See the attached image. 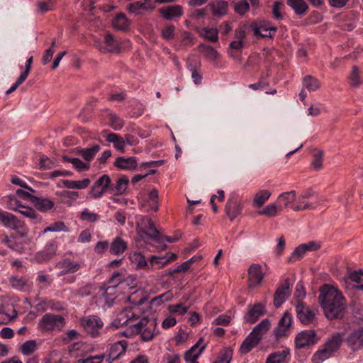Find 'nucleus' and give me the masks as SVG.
<instances>
[{"instance_id": "nucleus-24", "label": "nucleus", "mask_w": 363, "mask_h": 363, "mask_svg": "<svg viewBox=\"0 0 363 363\" xmlns=\"http://www.w3.org/2000/svg\"><path fill=\"white\" fill-rule=\"evenodd\" d=\"M159 13L164 19L171 21L183 16L184 11L180 5H171L160 8Z\"/></svg>"}, {"instance_id": "nucleus-47", "label": "nucleus", "mask_w": 363, "mask_h": 363, "mask_svg": "<svg viewBox=\"0 0 363 363\" xmlns=\"http://www.w3.org/2000/svg\"><path fill=\"white\" fill-rule=\"evenodd\" d=\"M38 349L37 342L35 340H27L23 342L19 348V351L24 356L33 354Z\"/></svg>"}, {"instance_id": "nucleus-57", "label": "nucleus", "mask_w": 363, "mask_h": 363, "mask_svg": "<svg viewBox=\"0 0 363 363\" xmlns=\"http://www.w3.org/2000/svg\"><path fill=\"white\" fill-rule=\"evenodd\" d=\"M85 345L84 343L78 342L72 344L69 347V352L72 357H83L84 354Z\"/></svg>"}, {"instance_id": "nucleus-54", "label": "nucleus", "mask_w": 363, "mask_h": 363, "mask_svg": "<svg viewBox=\"0 0 363 363\" xmlns=\"http://www.w3.org/2000/svg\"><path fill=\"white\" fill-rule=\"evenodd\" d=\"M330 357H332V354L323 347L314 353L312 357V362L313 363H322Z\"/></svg>"}, {"instance_id": "nucleus-53", "label": "nucleus", "mask_w": 363, "mask_h": 363, "mask_svg": "<svg viewBox=\"0 0 363 363\" xmlns=\"http://www.w3.org/2000/svg\"><path fill=\"white\" fill-rule=\"evenodd\" d=\"M56 0L40 1L37 3L38 12L44 13L52 11L55 8Z\"/></svg>"}, {"instance_id": "nucleus-30", "label": "nucleus", "mask_w": 363, "mask_h": 363, "mask_svg": "<svg viewBox=\"0 0 363 363\" xmlns=\"http://www.w3.org/2000/svg\"><path fill=\"white\" fill-rule=\"evenodd\" d=\"M342 340L343 337L341 333H335L327 340L323 347H325L333 355L340 347Z\"/></svg>"}, {"instance_id": "nucleus-62", "label": "nucleus", "mask_w": 363, "mask_h": 363, "mask_svg": "<svg viewBox=\"0 0 363 363\" xmlns=\"http://www.w3.org/2000/svg\"><path fill=\"white\" fill-rule=\"evenodd\" d=\"M306 252V245L303 244L300 245L291 253L289 258V262H292L301 259Z\"/></svg>"}, {"instance_id": "nucleus-20", "label": "nucleus", "mask_w": 363, "mask_h": 363, "mask_svg": "<svg viewBox=\"0 0 363 363\" xmlns=\"http://www.w3.org/2000/svg\"><path fill=\"white\" fill-rule=\"evenodd\" d=\"M290 294V284L289 279H286L277 289L274 296V305L279 308L286 300Z\"/></svg>"}, {"instance_id": "nucleus-60", "label": "nucleus", "mask_w": 363, "mask_h": 363, "mask_svg": "<svg viewBox=\"0 0 363 363\" xmlns=\"http://www.w3.org/2000/svg\"><path fill=\"white\" fill-rule=\"evenodd\" d=\"M48 232H69V228L66 226L64 222L57 221L51 223L43 230V233Z\"/></svg>"}, {"instance_id": "nucleus-42", "label": "nucleus", "mask_w": 363, "mask_h": 363, "mask_svg": "<svg viewBox=\"0 0 363 363\" xmlns=\"http://www.w3.org/2000/svg\"><path fill=\"white\" fill-rule=\"evenodd\" d=\"M287 4L290 6L296 15H303L308 6L304 0H287Z\"/></svg>"}, {"instance_id": "nucleus-40", "label": "nucleus", "mask_w": 363, "mask_h": 363, "mask_svg": "<svg viewBox=\"0 0 363 363\" xmlns=\"http://www.w3.org/2000/svg\"><path fill=\"white\" fill-rule=\"evenodd\" d=\"M283 210V206L277 203H269L262 210L258 211V214L265 216L267 217H275L278 213Z\"/></svg>"}, {"instance_id": "nucleus-50", "label": "nucleus", "mask_w": 363, "mask_h": 363, "mask_svg": "<svg viewBox=\"0 0 363 363\" xmlns=\"http://www.w3.org/2000/svg\"><path fill=\"white\" fill-rule=\"evenodd\" d=\"M126 299L134 306H140L146 301V297L140 290H135L126 296Z\"/></svg>"}, {"instance_id": "nucleus-10", "label": "nucleus", "mask_w": 363, "mask_h": 363, "mask_svg": "<svg viewBox=\"0 0 363 363\" xmlns=\"http://www.w3.org/2000/svg\"><path fill=\"white\" fill-rule=\"evenodd\" d=\"M111 185V178L107 174L101 176L91 186L89 195L91 199H98L103 196Z\"/></svg>"}, {"instance_id": "nucleus-61", "label": "nucleus", "mask_w": 363, "mask_h": 363, "mask_svg": "<svg viewBox=\"0 0 363 363\" xmlns=\"http://www.w3.org/2000/svg\"><path fill=\"white\" fill-rule=\"evenodd\" d=\"M122 286L123 290L125 288L128 289H134L137 285V279L136 277L133 275L126 276L125 273L122 272Z\"/></svg>"}, {"instance_id": "nucleus-17", "label": "nucleus", "mask_w": 363, "mask_h": 363, "mask_svg": "<svg viewBox=\"0 0 363 363\" xmlns=\"http://www.w3.org/2000/svg\"><path fill=\"white\" fill-rule=\"evenodd\" d=\"M82 262L74 260L70 258H65L57 264V268L62 269L58 272L57 276L61 277L67 274H74L78 272L82 267Z\"/></svg>"}, {"instance_id": "nucleus-23", "label": "nucleus", "mask_w": 363, "mask_h": 363, "mask_svg": "<svg viewBox=\"0 0 363 363\" xmlns=\"http://www.w3.org/2000/svg\"><path fill=\"white\" fill-rule=\"evenodd\" d=\"M205 345L203 340L201 338L194 345H193L184 354V359L186 363H199L198 358L204 350Z\"/></svg>"}, {"instance_id": "nucleus-2", "label": "nucleus", "mask_w": 363, "mask_h": 363, "mask_svg": "<svg viewBox=\"0 0 363 363\" xmlns=\"http://www.w3.org/2000/svg\"><path fill=\"white\" fill-rule=\"evenodd\" d=\"M33 197H35V196L25 190L18 189L15 194L7 196L8 208L19 212L25 218H28L31 223H37L41 220L40 216L37 214L33 208L23 203V201H30L33 203Z\"/></svg>"}, {"instance_id": "nucleus-14", "label": "nucleus", "mask_w": 363, "mask_h": 363, "mask_svg": "<svg viewBox=\"0 0 363 363\" xmlns=\"http://www.w3.org/2000/svg\"><path fill=\"white\" fill-rule=\"evenodd\" d=\"M296 311L297 318L304 325L312 323L315 316V311L307 307L302 301L296 303Z\"/></svg>"}, {"instance_id": "nucleus-59", "label": "nucleus", "mask_w": 363, "mask_h": 363, "mask_svg": "<svg viewBox=\"0 0 363 363\" xmlns=\"http://www.w3.org/2000/svg\"><path fill=\"white\" fill-rule=\"evenodd\" d=\"M79 218L82 220L95 223L99 219L100 216L96 213L91 211L89 208H84L80 213Z\"/></svg>"}, {"instance_id": "nucleus-51", "label": "nucleus", "mask_w": 363, "mask_h": 363, "mask_svg": "<svg viewBox=\"0 0 363 363\" xmlns=\"http://www.w3.org/2000/svg\"><path fill=\"white\" fill-rule=\"evenodd\" d=\"M303 86L309 91H314L320 87V84L318 79L311 75H308L303 79Z\"/></svg>"}, {"instance_id": "nucleus-58", "label": "nucleus", "mask_w": 363, "mask_h": 363, "mask_svg": "<svg viewBox=\"0 0 363 363\" xmlns=\"http://www.w3.org/2000/svg\"><path fill=\"white\" fill-rule=\"evenodd\" d=\"M99 150L100 146L99 145H94L91 147L81 150L80 155L86 161H90L94 157Z\"/></svg>"}, {"instance_id": "nucleus-32", "label": "nucleus", "mask_w": 363, "mask_h": 363, "mask_svg": "<svg viewBox=\"0 0 363 363\" xmlns=\"http://www.w3.org/2000/svg\"><path fill=\"white\" fill-rule=\"evenodd\" d=\"M112 26L114 29L121 31H127L130 26V21L123 13L117 14L113 19Z\"/></svg>"}, {"instance_id": "nucleus-1", "label": "nucleus", "mask_w": 363, "mask_h": 363, "mask_svg": "<svg viewBox=\"0 0 363 363\" xmlns=\"http://www.w3.org/2000/svg\"><path fill=\"white\" fill-rule=\"evenodd\" d=\"M343 299L340 292L333 286L325 284L320 289V306L328 319L337 318L342 315Z\"/></svg>"}, {"instance_id": "nucleus-35", "label": "nucleus", "mask_w": 363, "mask_h": 363, "mask_svg": "<svg viewBox=\"0 0 363 363\" xmlns=\"http://www.w3.org/2000/svg\"><path fill=\"white\" fill-rule=\"evenodd\" d=\"M99 292L104 297L105 303L110 307L113 305L115 299L117 297V294H118L120 291L111 287L102 286L100 288Z\"/></svg>"}, {"instance_id": "nucleus-5", "label": "nucleus", "mask_w": 363, "mask_h": 363, "mask_svg": "<svg viewBox=\"0 0 363 363\" xmlns=\"http://www.w3.org/2000/svg\"><path fill=\"white\" fill-rule=\"evenodd\" d=\"M136 231L139 237L145 242L153 240L157 242H162L160 232L155 228L153 221L148 217H143L137 223Z\"/></svg>"}, {"instance_id": "nucleus-63", "label": "nucleus", "mask_w": 363, "mask_h": 363, "mask_svg": "<svg viewBox=\"0 0 363 363\" xmlns=\"http://www.w3.org/2000/svg\"><path fill=\"white\" fill-rule=\"evenodd\" d=\"M167 309L171 313L182 315L188 311L189 307L182 303H179L169 305Z\"/></svg>"}, {"instance_id": "nucleus-28", "label": "nucleus", "mask_w": 363, "mask_h": 363, "mask_svg": "<svg viewBox=\"0 0 363 363\" xmlns=\"http://www.w3.org/2000/svg\"><path fill=\"white\" fill-rule=\"evenodd\" d=\"M290 353L289 347H286L281 351L272 352L267 357L265 363H287Z\"/></svg>"}, {"instance_id": "nucleus-13", "label": "nucleus", "mask_w": 363, "mask_h": 363, "mask_svg": "<svg viewBox=\"0 0 363 363\" xmlns=\"http://www.w3.org/2000/svg\"><path fill=\"white\" fill-rule=\"evenodd\" d=\"M291 315L288 312H285L279 320L277 328H275L273 331L275 338L277 340H279L283 337L288 336V332L291 326Z\"/></svg>"}, {"instance_id": "nucleus-49", "label": "nucleus", "mask_w": 363, "mask_h": 363, "mask_svg": "<svg viewBox=\"0 0 363 363\" xmlns=\"http://www.w3.org/2000/svg\"><path fill=\"white\" fill-rule=\"evenodd\" d=\"M172 298V292L171 291H167L165 293L152 298L150 303L152 307H157L164 303L165 302L171 301Z\"/></svg>"}, {"instance_id": "nucleus-6", "label": "nucleus", "mask_w": 363, "mask_h": 363, "mask_svg": "<svg viewBox=\"0 0 363 363\" xmlns=\"http://www.w3.org/2000/svg\"><path fill=\"white\" fill-rule=\"evenodd\" d=\"M250 28L254 35L260 38H273L277 30V27L266 20H257L253 21Z\"/></svg>"}, {"instance_id": "nucleus-12", "label": "nucleus", "mask_w": 363, "mask_h": 363, "mask_svg": "<svg viewBox=\"0 0 363 363\" xmlns=\"http://www.w3.org/2000/svg\"><path fill=\"white\" fill-rule=\"evenodd\" d=\"M248 286L250 289H255L261 284L264 278V273L262 272V266L259 264L253 263L248 269Z\"/></svg>"}, {"instance_id": "nucleus-38", "label": "nucleus", "mask_w": 363, "mask_h": 363, "mask_svg": "<svg viewBox=\"0 0 363 363\" xmlns=\"http://www.w3.org/2000/svg\"><path fill=\"white\" fill-rule=\"evenodd\" d=\"M35 308L38 312H45L48 309L60 310L62 308L60 302L45 299L39 300Z\"/></svg>"}, {"instance_id": "nucleus-9", "label": "nucleus", "mask_w": 363, "mask_h": 363, "mask_svg": "<svg viewBox=\"0 0 363 363\" xmlns=\"http://www.w3.org/2000/svg\"><path fill=\"white\" fill-rule=\"evenodd\" d=\"M138 319L139 316L133 312V308L126 307L116 314V317L112 321V325L115 328H119L124 325L130 327V325L135 323Z\"/></svg>"}, {"instance_id": "nucleus-64", "label": "nucleus", "mask_w": 363, "mask_h": 363, "mask_svg": "<svg viewBox=\"0 0 363 363\" xmlns=\"http://www.w3.org/2000/svg\"><path fill=\"white\" fill-rule=\"evenodd\" d=\"M105 358L104 354H100L94 356H89L86 358H82L77 360V363H102Z\"/></svg>"}, {"instance_id": "nucleus-52", "label": "nucleus", "mask_w": 363, "mask_h": 363, "mask_svg": "<svg viewBox=\"0 0 363 363\" xmlns=\"http://www.w3.org/2000/svg\"><path fill=\"white\" fill-rule=\"evenodd\" d=\"M296 199L295 191H286L281 194L277 198L278 203H283L284 207H287Z\"/></svg>"}, {"instance_id": "nucleus-48", "label": "nucleus", "mask_w": 363, "mask_h": 363, "mask_svg": "<svg viewBox=\"0 0 363 363\" xmlns=\"http://www.w3.org/2000/svg\"><path fill=\"white\" fill-rule=\"evenodd\" d=\"M347 279L355 284L354 286L363 291V271H354L348 274Z\"/></svg>"}, {"instance_id": "nucleus-31", "label": "nucleus", "mask_w": 363, "mask_h": 363, "mask_svg": "<svg viewBox=\"0 0 363 363\" xmlns=\"http://www.w3.org/2000/svg\"><path fill=\"white\" fill-rule=\"evenodd\" d=\"M208 7L213 16H222L226 14L228 4L223 0H213L208 4Z\"/></svg>"}, {"instance_id": "nucleus-11", "label": "nucleus", "mask_w": 363, "mask_h": 363, "mask_svg": "<svg viewBox=\"0 0 363 363\" xmlns=\"http://www.w3.org/2000/svg\"><path fill=\"white\" fill-rule=\"evenodd\" d=\"M318 342L316 333L313 330H306L296 335L294 344L297 349L306 348Z\"/></svg>"}, {"instance_id": "nucleus-37", "label": "nucleus", "mask_w": 363, "mask_h": 363, "mask_svg": "<svg viewBox=\"0 0 363 363\" xmlns=\"http://www.w3.org/2000/svg\"><path fill=\"white\" fill-rule=\"evenodd\" d=\"M259 342V338H256L252 334L250 333L240 345V353L244 354H247L255 347Z\"/></svg>"}, {"instance_id": "nucleus-46", "label": "nucleus", "mask_w": 363, "mask_h": 363, "mask_svg": "<svg viewBox=\"0 0 363 363\" xmlns=\"http://www.w3.org/2000/svg\"><path fill=\"white\" fill-rule=\"evenodd\" d=\"M107 117L109 120L110 126L115 130H120L124 125V121L116 113L112 111H108Z\"/></svg>"}, {"instance_id": "nucleus-44", "label": "nucleus", "mask_w": 363, "mask_h": 363, "mask_svg": "<svg viewBox=\"0 0 363 363\" xmlns=\"http://www.w3.org/2000/svg\"><path fill=\"white\" fill-rule=\"evenodd\" d=\"M106 140L109 143H112L114 147L118 150L124 152L125 147V140L120 136L119 135L113 133H111L107 135Z\"/></svg>"}, {"instance_id": "nucleus-27", "label": "nucleus", "mask_w": 363, "mask_h": 363, "mask_svg": "<svg viewBox=\"0 0 363 363\" xmlns=\"http://www.w3.org/2000/svg\"><path fill=\"white\" fill-rule=\"evenodd\" d=\"M114 165L121 170H134L138 166V160L135 157H118L114 162Z\"/></svg>"}, {"instance_id": "nucleus-55", "label": "nucleus", "mask_w": 363, "mask_h": 363, "mask_svg": "<svg viewBox=\"0 0 363 363\" xmlns=\"http://www.w3.org/2000/svg\"><path fill=\"white\" fill-rule=\"evenodd\" d=\"M128 182L129 180L126 177L118 179L114 189H113L115 194L121 195L124 194L128 188Z\"/></svg>"}, {"instance_id": "nucleus-56", "label": "nucleus", "mask_w": 363, "mask_h": 363, "mask_svg": "<svg viewBox=\"0 0 363 363\" xmlns=\"http://www.w3.org/2000/svg\"><path fill=\"white\" fill-rule=\"evenodd\" d=\"M233 350L230 347L223 349L213 363H230L233 357Z\"/></svg>"}, {"instance_id": "nucleus-33", "label": "nucleus", "mask_w": 363, "mask_h": 363, "mask_svg": "<svg viewBox=\"0 0 363 363\" xmlns=\"http://www.w3.org/2000/svg\"><path fill=\"white\" fill-rule=\"evenodd\" d=\"M17 316V311L13 306L0 308V323L7 324Z\"/></svg>"}, {"instance_id": "nucleus-4", "label": "nucleus", "mask_w": 363, "mask_h": 363, "mask_svg": "<svg viewBox=\"0 0 363 363\" xmlns=\"http://www.w3.org/2000/svg\"><path fill=\"white\" fill-rule=\"evenodd\" d=\"M57 196L61 197V199L57 201V203H68L71 204L72 201H74L79 197V193L77 191H62L56 193ZM56 201L54 199L44 196H36L33 197V205L34 207L42 213H47L50 211H55Z\"/></svg>"}, {"instance_id": "nucleus-7", "label": "nucleus", "mask_w": 363, "mask_h": 363, "mask_svg": "<svg viewBox=\"0 0 363 363\" xmlns=\"http://www.w3.org/2000/svg\"><path fill=\"white\" fill-rule=\"evenodd\" d=\"M65 318L60 315L46 313L38 323V328L42 332L60 330L65 325Z\"/></svg>"}, {"instance_id": "nucleus-21", "label": "nucleus", "mask_w": 363, "mask_h": 363, "mask_svg": "<svg viewBox=\"0 0 363 363\" xmlns=\"http://www.w3.org/2000/svg\"><path fill=\"white\" fill-rule=\"evenodd\" d=\"M264 310L265 306L262 303L250 304L247 306V313L244 316L245 320L250 324L255 323L264 314Z\"/></svg>"}, {"instance_id": "nucleus-8", "label": "nucleus", "mask_w": 363, "mask_h": 363, "mask_svg": "<svg viewBox=\"0 0 363 363\" xmlns=\"http://www.w3.org/2000/svg\"><path fill=\"white\" fill-rule=\"evenodd\" d=\"M80 325L84 331L91 337H96L104 326L102 320L97 315H89L80 319Z\"/></svg>"}, {"instance_id": "nucleus-39", "label": "nucleus", "mask_w": 363, "mask_h": 363, "mask_svg": "<svg viewBox=\"0 0 363 363\" xmlns=\"http://www.w3.org/2000/svg\"><path fill=\"white\" fill-rule=\"evenodd\" d=\"M199 33L200 36L211 43H216L218 40V31L216 28L203 27L199 30Z\"/></svg>"}, {"instance_id": "nucleus-26", "label": "nucleus", "mask_w": 363, "mask_h": 363, "mask_svg": "<svg viewBox=\"0 0 363 363\" xmlns=\"http://www.w3.org/2000/svg\"><path fill=\"white\" fill-rule=\"evenodd\" d=\"M152 7L149 2V0H145L144 1H138L130 3L128 5L126 10L135 16H142L147 11L151 10Z\"/></svg>"}, {"instance_id": "nucleus-25", "label": "nucleus", "mask_w": 363, "mask_h": 363, "mask_svg": "<svg viewBox=\"0 0 363 363\" xmlns=\"http://www.w3.org/2000/svg\"><path fill=\"white\" fill-rule=\"evenodd\" d=\"M57 248L56 242L55 241H50L46 244L43 250L37 252L35 258L39 262H48L54 257Z\"/></svg>"}, {"instance_id": "nucleus-16", "label": "nucleus", "mask_w": 363, "mask_h": 363, "mask_svg": "<svg viewBox=\"0 0 363 363\" xmlns=\"http://www.w3.org/2000/svg\"><path fill=\"white\" fill-rule=\"evenodd\" d=\"M347 346L353 351L363 348V327L350 333L345 340Z\"/></svg>"}, {"instance_id": "nucleus-3", "label": "nucleus", "mask_w": 363, "mask_h": 363, "mask_svg": "<svg viewBox=\"0 0 363 363\" xmlns=\"http://www.w3.org/2000/svg\"><path fill=\"white\" fill-rule=\"evenodd\" d=\"M123 336L127 337H133L140 334L143 341L147 342L153 339V337L159 333L157 329V322L155 319L142 318L140 321L136 322L130 327L126 328L124 330L120 332Z\"/></svg>"}, {"instance_id": "nucleus-22", "label": "nucleus", "mask_w": 363, "mask_h": 363, "mask_svg": "<svg viewBox=\"0 0 363 363\" xmlns=\"http://www.w3.org/2000/svg\"><path fill=\"white\" fill-rule=\"evenodd\" d=\"M313 192L311 190H308L302 195L298 196L296 203L291 206L292 209L295 211H299L306 209H313L316 207V204L310 203L308 199L312 197Z\"/></svg>"}, {"instance_id": "nucleus-36", "label": "nucleus", "mask_w": 363, "mask_h": 363, "mask_svg": "<svg viewBox=\"0 0 363 363\" xmlns=\"http://www.w3.org/2000/svg\"><path fill=\"white\" fill-rule=\"evenodd\" d=\"M225 212L230 220H234L242 211V206L234 200H229L225 205Z\"/></svg>"}, {"instance_id": "nucleus-43", "label": "nucleus", "mask_w": 363, "mask_h": 363, "mask_svg": "<svg viewBox=\"0 0 363 363\" xmlns=\"http://www.w3.org/2000/svg\"><path fill=\"white\" fill-rule=\"evenodd\" d=\"M121 280L122 272H116L111 275L109 279L106 283H104L103 286L111 287L113 289H116V290L121 291V290H123Z\"/></svg>"}, {"instance_id": "nucleus-41", "label": "nucleus", "mask_w": 363, "mask_h": 363, "mask_svg": "<svg viewBox=\"0 0 363 363\" xmlns=\"http://www.w3.org/2000/svg\"><path fill=\"white\" fill-rule=\"evenodd\" d=\"M272 194L269 190L262 189L258 191L254 196L252 206L255 208H259L267 202L270 198Z\"/></svg>"}, {"instance_id": "nucleus-45", "label": "nucleus", "mask_w": 363, "mask_h": 363, "mask_svg": "<svg viewBox=\"0 0 363 363\" xmlns=\"http://www.w3.org/2000/svg\"><path fill=\"white\" fill-rule=\"evenodd\" d=\"M129 259L135 269H143L147 266L145 257L140 252L130 253Z\"/></svg>"}, {"instance_id": "nucleus-29", "label": "nucleus", "mask_w": 363, "mask_h": 363, "mask_svg": "<svg viewBox=\"0 0 363 363\" xmlns=\"http://www.w3.org/2000/svg\"><path fill=\"white\" fill-rule=\"evenodd\" d=\"M128 249V242L121 237H116L110 244L109 252L113 255H121Z\"/></svg>"}, {"instance_id": "nucleus-18", "label": "nucleus", "mask_w": 363, "mask_h": 363, "mask_svg": "<svg viewBox=\"0 0 363 363\" xmlns=\"http://www.w3.org/2000/svg\"><path fill=\"white\" fill-rule=\"evenodd\" d=\"M127 346L128 344L125 340H120L111 345L108 350V356L106 359L107 363H112L114 360L125 354Z\"/></svg>"}, {"instance_id": "nucleus-19", "label": "nucleus", "mask_w": 363, "mask_h": 363, "mask_svg": "<svg viewBox=\"0 0 363 363\" xmlns=\"http://www.w3.org/2000/svg\"><path fill=\"white\" fill-rule=\"evenodd\" d=\"M0 222L4 227L12 230L22 229L24 226L23 221L18 219L16 216L6 211L0 212Z\"/></svg>"}, {"instance_id": "nucleus-34", "label": "nucleus", "mask_w": 363, "mask_h": 363, "mask_svg": "<svg viewBox=\"0 0 363 363\" xmlns=\"http://www.w3.org/2000/svg\"><path fill=\"white\" fill-rule=\"evenodd\" d=\"M270 325L271 323L269 319H264L254 327L250 333L261 341L263 336L269 330Z\"/></svg>"}, {"instance_id": "nucleus-15", "label": "nucleus", "mask_w": 363, "mask_h": 363, "mask_svg": "<svg viewBox=\"0 0 363 363\" xmlns=\"http://www.w3.org/2000/svg\"><path fill=\"white\" fill-rule=\"evenodd\" d=\"M99 49L102 53H118L121 51V44L113 35L108 33L104 36V41L99 45Z\"/></svg>"}]
</instances>
